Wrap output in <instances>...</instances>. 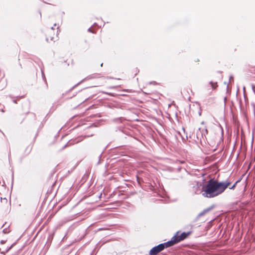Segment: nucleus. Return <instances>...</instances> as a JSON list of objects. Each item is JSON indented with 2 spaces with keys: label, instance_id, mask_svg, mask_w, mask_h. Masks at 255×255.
Listing matches in <instances>:
<instances>
[{
  "label": "nucleus",
  "instance_id": "f257e3e1",
  "mask_svg": "<svg viewBox=\"0 0 255 255\" xmlns=\"http://www.w3.org/2000/svg\"><path fill=\"white\" fill-rule=\"evenodd\" d=\"M236 183L231 186L232 183L228 180L219 182L217 180L211 179L203 185L201 193L205 198H214L222 194L227 188L234 189Z\"/></svg>",
  "mask_w": 255,
  "mask_h": 255
},
{
  "label": "nucleus",
  "instance_id": "f03ea898",
  "mask_svg": "<svg viewBox=\"0 0 255 255\" xmlns=\"http://www.w3.org/2000/svg\"><path fill=\"white\" fill-rule=\"evenodd\" d=\"M163 246L161 245V244H159L157 246H155L152 248L149 251L150 255H157L160 252L162 251L164 249L163 248Z\"/></svg>",
  "mask_w": 255,
  "mask_h": 255
},
{
  "label": "nucleus",
  "instance_id": "7ed1b4c3",
  "mask_svg": "<svg viewBox=\"0 0 255 255\" xmlns=\"http://www.w3.org/2000/svg\"><path fill=\"white\" fill-rule=\"evenodd\" d=\"M176 244H177L176 240L175 238H174V237H173L170 241L161 244L162 246V247L163 246V249H164L165 248H167L173 246Z\"/></svg>",
  "mask_w": 255,
  "mask_h": 255
},
{
  "label": "nucleus",
  "instance_id": "20e7f679",
  "mask_svg": "<svg viewBox=\"0 0 255 255\" xmlns=\"http://www.w3.org/2000/svg\"><path fill=\"white\" fill-rule=\"evenodd\" d=\"M188 236V234L185 233H182L179 236H174V238L176 240V241L177 242V243L181 242V241L183 240L184 239H185Z\"/></svg>",
  "mask_w": 255,
  "mask_h": 255
},
{
  "label": "nucleus",
  "instance_id": "39448f33",
  "mask_svg": "<svg viewBox=\"0 0 255 255\" xmlns=\"http://www.w3.org/2000/svg\"><path fill=\"white\" fill-rule=\"evenodd\" d=\"M213 90H216L218 87L217 82L211 81L209 83Z\"/></svg>",
  "mask_w": 255,
  "mask_h": 255
},
{
  "label": "nucleus",
  "instance_id": "423d86ee",
  "mask_svg": "<svg viewBox=\"0 0 255 255\" xmlns=\"http://www.w3.org/2000/svg\"><path fill=\"white\" fill-rule=\"evenodd\" d=\"M195 62H198L199 61V60L197 59V60H195Z\"/></svg>",
  "mask_w": 255,
  "mask_h": 255
}]
</instances>
